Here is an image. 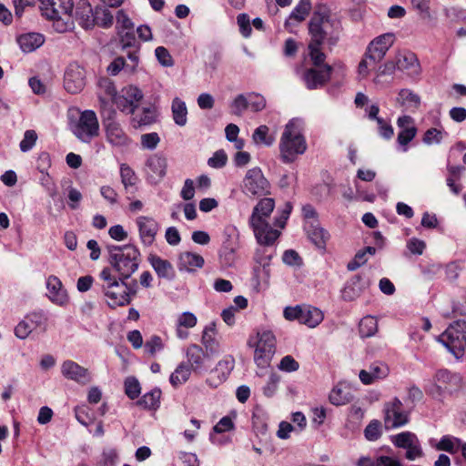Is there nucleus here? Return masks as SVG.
<instances>
[{
    "mask_svg": "<svg viewBox=\"0 0 466 466\" xmlns=\"http://www.w3.org/2000/svg\"><path fill=\"white\" fill-rule=\"evenodd\" d=\"M151 267L156 271L157 275L160 279H166L171 280L175 278V270L172 264L163 259L156 254H150L147 258Z\"/></svg>",
    "mask_w": 466,
    "mask_h": 466,
    "instance_id": "bb28decb",
    "label": "nucleus"
},
{
    "mask_svg": "<svg viewBox=\"0 0 466 466\" xmlns=\"http://www.w3.org/2000/svg\"><path fill=\"white\" fill-rule=\"evenodd\" d=\"M155 55L157 61L163 66H172L174 64L173 58L168 50L164 46H157L155 50Z\"/></svg>",
    "mask_w": 466,
    "mask_h": 466,
    "instance_id": "774afa93",
    "label": "nucleus"
},
{
    "mask_svg": "<svg viewBox=\"0 0 466 466\" xmlns=\"http://www.w3.org/2000/svg\"><path fill=\"white\" fill-rule=\"evenodd\" d=\"M201 342L206 349V354L215 355L219 352V341L217 339L216 324L211 322L206 326L202 332Z\"/></svg>",
    "mask_w": 466,
    "mask_h": 466,
    "instance_id": "cd10ccee",
    "label": "nucleus"
},
{
    "mask_svg": "<svg viewBox=\"0 0 466 466\" xmlns=\"http://www.w3.org/2000/svg\"><path fill=\"white\" fill-rule=\"evenodd\" d=\"M259 247L256 249L254 260L258 264L253 268V283L256 289L259 290L262 284L268 285L270 276V262L276 255V249L273 248L275 242L265 244L258 242Z\"/></svg>",
    "mask_w": 466,
    "mask_h": 466,
    "instance_id": "6e6552de",
    "label": "nucleus"
},
{
    "mask_svg": "<svg viewBox=\"0 0 466 466\" xmlns=\"http://www.w3.org/2000/svg\"><path fill=\"white\" fill-rule=\"evenodd\" d=\"M378 331V321L372 316H366L360 321L359 333L361 338H370Z\"/></svg>",
    "mask_w": 466,
    "mask_h": 466,
    "instance_id": "ea45409f",
    "label": "nucleus"
},
{
    "mask_svg": "<svg viewBox=\"0 0 466 466\" xmlns=\"http://www.w3.org/2000/svg\"><path fill=\"white\" fill-rule=\"evenodd\" d=\"M228 161L227 154L224 150H218L214 155L208 160L209 167L213 168H221L226 166Z\"/></svg>",
    "mask_w": 466,
    "mask_h": 466,
    "instance_id": "69168bd1",
    "label": "nucleus"
},
{
    "mask_svg": "<svg viewBox=\"0 0 466 466\" xmlns=\"http://www.w3.org/2000/svg\"><path fill=\"white\" fill-rule=\"evenodd\" d=\"M398 102L402 106L418 107L420 103V96L410 89H401L399 92Z\"/></svg>",
    "mask_w": 466,
    "mask_h": 466,
    "instance_id": "a18cd8bd",
    "label": "nucleus"
},
{
    "mask_svg": "<svg viewBox=\"0 0 466 466\" xmlns=\"http://www.w3.org/2000/svg\"><path fill=\"white\" fill-rule=\"evenodd\" d=\"M95 9L91 5L83 2L79 3L76 7L74 21L76 20L78 24L86 30L94 27Z\"/></svg>",
    "mask_w": 466,
    "mask_h": 466,
    "instance_id": "a878e982",
    "label": "nucleus"
},
{
    "mask_svg": "<svg viewBox=\"0 0 466 466\" xmlns=\"http://www.w3.org/2000/svg\"><path fill=\"white\" fill-rule=\"evenodd\" d=\"M114 103L116 104V107L121 110L122 112L126 114H134L135 113V106L131 102H129L127 97L120 94L117 95L113 98Z\"/></svg>",
    "mask_w": 466,
    "mask_h": 466,
    "instance_id": "e2e57ef3",
    "label": "nucleus"
},
{
    "mask_svg": "<svg viewBox=\"0 0 466 466\" xmlns=\"http://www.w3.org/2000/svg\"><path fill=\"white\" fill-rule=\"evenodd\" d=\"M234 359L230 356L226 357L219 360L216 368L212 371L218 377V383L219 384L227 380L232 370L234 369Z\"/></svg>",
    "mask_w": 466,
    "mask_h": 466,
    "instance_id": "58836bf2",
    "label": "nucleus"
},
{
    "mask_svg": "<svg viewBox=\"0 0 466 466\" xmlns=\"http://www.w3.org/2000/svg\"><path fill=\"white\" fill-rule=\"evenodd\" d=\"M133 115L131 124L133 127L139 128L146 126H150L157 121V112L155 106H144L140 111Z\"/></svg>",
    "mask_w": 466,
    "mask_h": 466,
    "instance_id": "c85d7f7f",
    "label": "nucleus"
},
{
    "mask_svg": "<svg viewBox=\"0 0 466 466\" xmlns=\"http://www.w3.org/2000/svg\"><path fill=\"white\" fill-rule=\"evenodd\" d=\"M160 396V390L154 389L144 394L142 398L137 401V405L143 407L144 409L156 410L159 406Z\"/></svg>",
    "mask_w": 466,
    "mask_h": 466,
    "instance_id": "79ce46f5",
    "label": "nucleus"
},
{
    "mask_svg": "<svg viewBox=\"0 0 466 466\" xmlns=\"http://www.w3.org/2000/svg\"><path fill=\"white\" fill-rule=\"evenodd\" d=\"M413 9H415L420 16L423 19H430L431 15V0H410Z\"/></svg>",
    "mask_w": 466,
    "mask_h": 466,
    "instance_id": "052dcab7",
    "label": "nucleus"
},
{
    "mask_svg": "<svg viewBox=\"0 0 466 466\" xmlns=\"http://www.w3.org/2000/svg\"><path fill=\"white\" fill-rule=\"evenodd\" d=\"M17 43L25 53H31L45 43V36L39 33H26L17 37Z\"/></svg>",
    "mask_w": 466,
    "mask_h": 466,
    "instance_id": "7c9ffc66",
    "label": "nucleus"
},
{
    "mask_svg": "<svg viewBox=\"0 0 466 466\" xmlns=\"http://www.w3.org/2000/svg\"><path fill=\"white\" fill-rule=\"evenodd\" d=\"M276 350V338L272 331L263 330L258 332V341L254 353V360L258 368L265 369L269 366Z\"/></svg>",
    "mask_w": 466,
    "mask_h": 466,
    "instance_id": "1a4fd4ad",
    "label": "nucleus"
},
{
    "mask_svg": "<svg viewBox=\"0 0 466 466\" xmlns=\"http://www.w3.org/2000/svg\"><path fill=\"white\" fill-rule=\"evenodd\" d=\"M461 442V440L457 438L443 436L437 444V449L450 453H456L460 449Z\"/></svg>",
    "mask_w": 466,
    "mask_h": 466,
    "instance_id": "49530a36",
    "label": "nucleus"
},
{
    "mask_svg": "<svg viewBox=\"0 0 466 466\" xmlns=\"http://www.w3.org/2000/svg\"><path fill=\"white\" fill-rule=\"evenodd\" d=\"M61 373L66 380H73L80 385H86L92 380L87 369L71 360H65L61 364Z\"/></svg>",
    "mask_w": 466,
    "mask_h": 466,
    "instance_id": "6ab92c4d",
    "label": "nucleus"
},
{
    "mask_svg": "<svg viewBox=\"0 0 466 466\" xmlns=\"http://www.w3.org/2000/svg\"><path fill=\"white\" fill-rule=\"evenodd\" d=\"M118 35L120 38V44L123 50L127 48L139 46L134 33V29L118 31Z\"/></svg>",
    "mask_w": 466,
    "mask_h": 466,
    "instance_id": "864d4df0",
    "label": "nucleus"
},
{
    "mask_svg": "<svg viewBox=\"0 0 466 466\" xmlns=\"http://www.w3.org/2000/svg\"><path fill=\"white\" fill-rule=\"evenodd\" d=\"M186 355L189 367L194 371L199 370L202 367L205 356L202 348L197 344H192L187 349Z\"/></svg>",
    "mask_w": 466,
    "mask_h": 466,
    "instance_id": "c9c22d12",
    "label": "nucleus"
},
{
    "mask_svg": "<svg viewBox=\"0 0 466 466\" xmlns=\"http://www.w3.org/2000/svg\"><path fill=\"white\" fill-rule=\"evenodd\" d=\"M41 14L53 22L54 29L65 33L74 28V3L72 0H40Z\"/></svg>",
    "mask_w": 466,
    "mask_h": 466,
    "instance_id": "39448f33",
    "label": "nucleus"
},
{
    "mask_svg": "<svg viewBox=\"0 0 466 466\" xmlns=\"http://www.w3.org/2000/svg\"><path fill=\"white\" fill-rule=\"evenodd\" d=\"M120 177L125 189H127L129 187L136 185L137 181V177L134 170L127 164H121Z\"/></svg>",
    "mask_w": 466,
    "mask_h": 466,
    "instance_id": "de8ad7c7",
    "label": "nucleus"
},
{
    "mask_svg": "<svg viewBox=\"0 0 466 466\" xmlns=\"http://www.w3.org/2000/svg\"><path fill=\"white\" fill-rule=\"evenodd\" d=\"M46 284L47 289L46 295L52 302L60 306H63L67 302V292L57 277L54 275L49 276Z\"/></svg>",
    "mask_w": 466,
    "mask_h": 466,
    "instance_id": "4be33fe9",
    "label": "nucleus"
},
{
    "mask_svg": "<svg viewBox=\"0 0 466 466\" xmlns=\"http://www.w3.org/2000/svg\"><path fill=\"white\" fill-rule=\"evenodd\" d=\"M329 399L333 405L339 406L350 402L352 395L346 387L337 385L330 391Z\"/></svg>",
    "mask_w": 466,
    "mask_h": 466,
    "instance_id": "4c0bfd02",
    "label": "nucleus"
},
{
    "mask_svg": "<svg viewBox=\"0 0 466 466\" xmlns=\"http://www.w3.org/2000/svg\"><path fill=\"white\" fill-rule=\"evenodd\" d=\"M141 391L139 381L135 377H128L125 380V392L131 400L137 399Z\"/></svg>",
    "mask_w": 466,
    "mask_h": 466,
    "instance_id": "6e6d98bb",
    "label": "nucleus"
},
{
    "mask_svg": "<svg viewBox=\"0 0 466 466\" xmlns=\"http://www.w3.org/2000/svg\"><path fill=\"white\" fill-rule=\"evenodd\" d=\"M108 261L118 278L128 279L140 264V251L132 244L118 246L107 245Z\"/></svg>",
    "mask_w": 466,
    "mask_h": 466,
    "instance_id": "7ed1b4c3",
    "label": "nucleus"
},
{
    "mask_svg": "<svg viewBox=\"0 0 466 466\" xmlns=\"http://www.w3.org/2000/svg\"><path fill=\"white\" fill-rule=\"evenodd\" d=\"M141 242L148 247L153 244L157 234L158 223L152 218L141 216L137 218Z\"/></svg>",
    "mask_w": 466,
    "mask_h": 466,
    "instance_id": "412c9836",
    "label": "nucleus"
},
{
    "mask_svg": "<svg viewBox=\"0 0 466 466\" xmlns=\"http://www.w3.org/2000/svg\"><path fill=\"white\" fill-rule=\"evenodd\" d=\"M167 159L158 155L150 156L146 162V173L147 179L152 183L160 181L167 173Z\"/></svg>",
    "mask_w": 466,
    "mask_h": 466,
    "instance_id": "aec40b11",
    "label": "nucleus"
},
{
    "mask_svg": "<svg viewBox=\"0 0 466 466\" xmlns=\"http://www.w3.org/2000/svg\"><path fill=\"white\" fill-rule=\"evenodd\" d=\"M395 42L393 33H386L374 38L369 45L367 57L374 64L383 59L387 51Z\"/></svg>",
    "mask_w": 466,
    "mask_h": 466,
    "instance_id": "dca6fc26",
    "label": "nucleus"
},
{
    "mask_svg": "<svg viewBox=\"0 0 466 466\" xmlns=\"http://www.w3.org/2000/svg\"><path fill=\"white\" fill-rule=\"evenodd\" d=\"M171 111L174 122L179 127H184L187 121V108L186 103L178 97L174 98L171 105Z\"/></svg>",
    "mask_w": 466,
    "mask_h": 466,
    "instance_id": "e433bc0d",
    "label": "nucleus"
},
{
    "mask_svg": "<svg viewBox=\"0 0 466 466\" xmlns=\"http://www.w3.org/2000/svg\"><path fill=\"white\" fill-rule=\"evenodd\" d=\"M246 96L248 100V106L253 112L262 111L266 107V99L260 94L248 93Z\"/></svg>",
    "mask_w": 466,
    "mask_h": 466,
    "instance_id": "3c124183",
    "label": "nucleus"
},
{
    "mask_svg": "<svg viewBox=\"0 0 466 466\" xmlns=\"http://www.w3.org/2000/svg\"><path fill=\"white\" fill-rule=\"evenodd\" d=\"M306 230L309 239L319 248H324L328 239L329 232L319 226L318 220L314 219L306 225Z\"/></svg>",
    "mask_w": 466,
    "mask_h": 466,
    "instance_id": "c756f323",
    "label": "nucleus"
},
{
    "mask_svg": "<svg viewBox=\"0 0 466 466\" xmlns=\"http://www.w3.org/2000/svg\"><path fill=\"white\" fill-rule=\"evenodd\" d=\"M437 340L457 360L461 359L466 351V321L459 319L450 324Z\"/></svg>",
    "mask_w": 466,
    "mask_h": 466,
    "instance_id": "0eeeda50",
    "label": "nucleus"
},
{
    "mask_svg": "<svg viewBox=\"0 0 466 466\" xmlns=\"http://www.w3.org/2000/svg\"><path fill=\"white\" fill-rule=\"evenodd\" d=\"M447 133L443 130L431 127L429 128L423 135L422 141L426 145H433V144H440L443 137L446 136Z\"/></svg>",
    "mask_w": 466,
    "mask_h": 466,
    "instance_id": "09e8293b",
    "label": "nucleus"
},
{
    "mask_svg": "<svg viewBox=\"0 0 466 466\" xmlns=\"http://www.w3.org/2000/svg\"><path fill=\"white\" fill-rule=\"evenodd\" d=\"M397 69L405 71L412 77H417L421 73V67L417 56L412 52L399 55L396 58Z\"/></svg>",
    "mask_w": 466,
    "mask_h": 466,
    "instance_id": "b1692460",
    "label": "nucleus"
},
{
    "mask_svg": "<svg viewBox=\"0 0 466 466\" xmlns=\"http://www.w3.org/2000/svg\"><path fill=\"white\" fill-rule=\"evenodd\" d=\"M275 208L273 198H262L253 208L249 218V226L251 227L257 242L270 244L276 242L280 236L278 228H273L268 222Z\"/></svg>",
    "mask_w": 466,
    "mask_h": 466,
    "instance_id": "f03ea898",
    "label": "nucleus"
},
{
    "mask_svg": "<svg viewBox=\"0 0 466 466\" xmlns=\"http://www.w3.org/2000/svg\"><path fill=\"white\" fill-rule=\"evenodd\" d=\"M400 131L398 134L397 141L400 146L406 147L416 136L417 128L412 125L413 119L410 116H400L397 120ZM407 147L403 151H407Z\"/></svg>",
    "mask_w": 466,
    "mask_h": 466,
    "instance_id": "5701e85b",
    "label": "nucleus"
},
{
    "mask_svg": "<svg viewBox=\"0 0 466 466\" xmlns=\"http://www.w3.org/2000/svg\"><path fill=\"white\" fill-rule=\"evenodd\" d=\"M159 142L160 137L156 132L147 133L141 136V145L144 148L153 150L157 147Z\"/></svg>",
    "mask_w": 466,
    "mask_h": 466,
    "instance_id": "338daca9",
    "label": "nucleus"
},
{
    "mask_svg": "<svg viewBox=\"0 0 466 466\" xmlns=\"http://www.w3.org/2000/svg\"><path fill=\"white\" fill-rule=\"evenodd\" d=\"M333 68L329 65H323L321 67L307 69L302 79L308 89H317L323 86L329 79Z\"/></svg>",
    "mask_w": 466,
    "mask_h": 466,
    "instance_id": "a211bd4d",
    "label": "nucleus"
},
{
    "mask_svg": "<svg viewBox=\"0 0 466 466\" xmlns=\"http://www.w3.org/2000/svg\"><path fill=\"white\" fill-rule=\"evenodd\" d=\"M114 16L106 6H96L95 8L94 26L98 25L108 28L113 25Z\"/></svg>",
    "mask_w": 466,
    "mask_h": 466,
    "instance_id": "a19ab883",
    "label": "nucleus"
},
{
    "mask_svg": "<svg viewBox=\"0 0 466 466\" xmlns=\"http://www.w3.org/2000/svg\"><path fill=\"white\" fill-rule=\"evenodd\" d=\"M248 108L247 96L238 95L230 104L231 114L240 116Z\"/></svg>",
    "mask_w": 466,
    "mask_h": 466,
    "instance_id": "5fc2aeb1",
    "label": "nucleus"
},
{
    "mask_svg": "<svg viewBox=\"0 0 466 466\" xmlns=\"http://www.w3.org/2000/svg\"><path fill=\"white\" fill-rule=\"evenodd\" d=\"M310 43L315 46H322L325 42L330 46H335L340 35V23L331 18L328 6L319 5L316 6L309 23Z\"/></svg>",
    "mask_w": 466,
    "mask_h": 466,
    "instance_id": "f257e3e1",
    "label": "nucleus"
},
{
    "mask_svg": "<svg viewBox=\"0 0 466 466\" xmlns=\"http://www.w3.org/2000/svg\"><path fill=\"white\" fill-rule=\"evenodd\" d=\"M205 260L202 256L186 251L178 257L177 268L179 271L194 272L204 266Z\"/></svg>",
    "mask_w": 466,
    "mask_h": 466,
    "instance_id": "393cba45",
    "label": "nucleus"
},
{
    "mask_svg": "<svg viewBox=\"0 0 466 466\" xmlns=\"http://www.w3.org/2000/svg\"><path fill=\"white\" fill-rule=\"evenodd\" d=\"M436 380L439 383L438 387L444 390L451 391L458 387L461 382V377L447 370H441L436 373Z\"/></svg>",
    "mask_w": 466,
    "mask_h": 466,
    "instance_id": "473e14b6",
    "label": "nucleus"
},
{
    "mask_svg": "<svg viewBox=\"0 0 466 466\" xmlns=\"http://www.w3.org/2000/svg\"><path fill=\"white\" fill-rule=\"evenodd\" d=\"M392 443L406 450L405 457L414 461L423 456V451L418 437L410 431H403L391 437Z\"/></svg>",
    "mask_w": 466,
    "mask_h": 466,
    "instance_id": "4468645a",
    "label": "nucleus"
},
{
    "mask_svg": "<svg viewBox=\"0 0 466 466\" xmlns=\"http://www.w3.org/2000/svg\"><path fill=\"white\" fill-rule=\"evenodd\" d=\"M307 150V143L302 135L301 121L291 119L285 126L279 141L280 158L283 163L294 162L299 155Z\"/></svg>",
    "mask_w": 466,
    "mask_h": 466,
    "instance_id": "20e7f679",
    "label": "nucleus"
},
{
    "mask_svg": "<svg viewBox=\"0 0 466 466\" xmlns=\"http://www.w3.org/2000/svg\"><path fill=\"white\" fill-rule=\"evenodd\" d=\"M121 94L124 95L131 104H133L136 109H137L138 104L143 98V94L140 89L137 86H129L122 89Z\"/></svg>",
    "mask_w": 466,
    "mask_h": 466,
    "instance_id": "4d7b16f0",
    "label": "nucleus"
},
{
    "mask_svg": "<svg viewBox=\"0 0 466 466\" xmlns=\"http://www.w3.org/2000/svg\"><path fill=\"white\" fill-rule=\"evenodd\" d=\"M269 128L266 125H261L257 127L253 133L252 138L256 144H263L265 146H271L275 137L268 135Z\"/></svg>",
    "mask_w": 466,
    "mask_h": 466,
    "instance_id": "c03bdc74",
    "label": "nucleus"
},
{
    "mask_svg": "<svg viewBox=\"0 0 466 466\" xmlns=\"http://www.w3.org/2000/svg\"><path fill=\"white\" fill-rule=\"evenodd\" d=\"M116 19L117 32L134 29V23L124 10L117 11Z\"/></svg>",
    "mask_w": 466,
    "mask_h": 466,
    "instance_id": "680f3d73",
    "label": "nucleus"
},
{
    "mask_svg": "<svg viewBox=\"0 0 466 466\" xmlns=\"http://www.w3.org/2000/svg\"><path fill=\"white\" fill-rule=\"evenodd\" d=\"M144 347L147 353L155 355L157 351L164 349V343L159 336L153 335L146 340Z\"/></svg>",
    "mask_w": 466,
    "mask_h": 466,
    "instance_id": "bf43d9fd",
    "label": "nucleus"
},
{
    "mask_svg": "<svg viewBox=\"0 0 466 466\" xmlns=\"http://www.w3.org/2000/svg\"><path fill=\"white\" fill-rule=\"evenodd\" d=\"M381 423L378 420H372L365 428V438L370 441H375L381 436Z\"/></svg>",
    "mask_w": 466,
    "mask_h": 466,
    "instance_id": "8fccbe9b",
    "label": "nucleus"
},
{
    "mask_svg": "<svg viewBox=\"0 0 466 466\" xmlns=\"http://www.w3.org/2000/svg\"><path fill=\"white\" fill-rule=\"evenodd\" d=\"M86 86V72L77 64H70L64 75L65 89L71 94L81 92Z\"/></svg>",
    "mask_w": 466,
    "mask_h": 466,
    "instance_id": "f3484780",
    "label": "nucleus"
},
{
    "mask_svg": "<svg viewBox=\"0 0 466 466\" xmlns=\"http://www.w3.org/2000/svg\"><path fill=\"white\" fill-rule=\"evenodd\" d=\"M99 278L103 280L101 289L107 299L106 302L110 308L126 306L131 302L130 297H128L124 291L126 289V279L114 275L112 268H103L99 274Z\"/></svg>",
    "mask_w": 466,
    "mask_h": 466,
    "instance_id": "423d86ee",
    "label": "nucleus"
},
{
    "mask_svg": "<svg viewBox=\"0 0 466 466\" xmlns=\"http://www.w3.org/2000/svg\"><path fill=\"white\" fill-rule=\"evenodd\" d=\"M282 261L284 264L290 267H300L302 265V258L294 249H288L283 253Z\"/></svg>",
    "mask_w": 466,
    "mask_h": 466,
    "instance_id": "0e129e2a",
    "label": "nucleus"
},
{
    "mask_svg": "<svg viewBox=\"0 0 466 466\" xmlns=\"http://www.w3.org/2000/svg\"><path fill=\"white\" fill-rule=\"evenodd\" d=\"M409 422V413L403 411L402 402L394 398L391 402L384 407V425L387 430L404 426Z\"/></svg>",
    "mask_w": 466,
    "mask_h": 466,
    "instance_id": "2eb2a0df",
    "label": "nucleus"
},
{
    "mask_svg": "<svg viewBox=\"0 0 466 466\" xmlns=\"http://www.w3.org/2000/svg\"><path fill=\"white\" fill-rule=\"evenodd\" d=\"M197 317L189 311L180 314L177 320L176 333L180 339H186L189 333L186 329L194 328L197 325Z\"/></svg>",
    "mask_w": 466,
    "mask_h": 466,
    "instance_id": "2f4dec72",
    "label": "nucleus"
},
{
    "mask_svg": "<svg viewBox=\"0 0 466 466\" xmlns=\"http://www.w3.org/2000/svg\"><path fill=\"white\" fill-rule=\"evenodd\" d=\"M309 56L315 67H321L325 64L326 55L321 51V46L309 44Z\"/></svg>",
    "mask_w": 466,
    "mask_h": 466,
    "instance_id": "603ef678",
    "label": "nucleus"
},
{
    "mask_svg": "<svg viewBox=\"0 0 466 466\" xmlns=\"http://www.w3.org/2000/svg\"><path fill=\"white\" fill-rule=\"evenodd\" d=\"M37 140V134L35 130H26L24 134V137L19 144L20 150L22 152L30 151L35 145Z\"/></svg>",
    "mask_w": 466,
    "mask_h": 466,
    "instance_id": "13d9d810",
    "label": "nucleus"
},
{
    "mask_svg": "<svg viewBox=\"0 0 466 466\" xmlns=\"http://www.w3.org/2000/svg\"><path fill=\"white\" fill-rule=\"evenodd\" d=\"M99 125L96 115L92 110L81 113L78 120L72 126V132L82 142L88 143L98 135Z\"/></svg>",
    "mask_w": 466,
    "mask_h": 466,
    "instance_id": "9d476101",
    "label": "nucleus"
},
{
    "mask_svg": "<svg viewBox=\"0 0 466 466\" xmlns=\"http://www.w3.org/2000/svg\"><path fill=\"white\" fill-rule=\"evenodd\" d=\"M310 9V0H300L299 4L293 8L289 18L286 20L285 25L289 26L293 22L301 23L309 15Z\"/></svg>",
    "mask_w": 466,
    "mask_h": 466,
    "instance_id": "f704fd0d",
    "label": "nucleus"
},
{
    "mask_svg": "<svg viewBox=\"0 0 466 466\" xmlns=\"http://www.w3.org/2000/svg\"><path fill=\"white\" fill-rule=\"evenodd\" d=\"M243 191L250 196H263L269 192V183L259 167L248 170L243 180Z\"/></svg>",
    "mask_w": 466,
    "mask_h": 466,
    "instance_id": "ddd939ff",
    "label": "nucleus"
},
{
    "mask_svg": "<svg viewBox=\"0 0 466 466\" xmlns=\"http://www.w3.org/2000/svg\"><path fill=\"white\" fill-rule=\"evenodd\" d=\"M47 329V317L43 312H32L25 317L15 328V334L18 339H26L33 331L46 332Z\"/></svg>",
    "mask_w": 466,
    "mask_h": 466,
    "instance_id": "9b49d317",
    "label": "nucleus"
},
{
    "mask_svg": "<svg viewBox=\"0 0 466 466\" xmlns=\"http://www.w3.org/2000/svg\"><path fill=\"white\" fill-rule=\"evenodd\" d=\"M323 320V313L320 309L303 306L300 314V324H304L309 328L317 327Z\"/></svg>",
    "mask_w": 466,
    "mask_h": 466,
    "instance_id": "72a5a7b5",
    "label": "nucleus"
},
{
    "mask_svg": "<svg viewBox=\"0 0 466 466\" xmlns=\"http://www.w3.org/2000/svg\"><path fill=\"white\" fill-rule=\"evenodd\" d=\"M116 114V111L111 110L103 120L106 140L114 147H127L131 139L124 131L121 125L115 119Z\"/></svg>",
    "mask_w": 466,
    "mask_h": 466,
    "instance_id": "f8f14e48",
    "label": "nucleus"
},
{
    "mask_svg": "<svg viewBox=\"0 0 466 466\" xmlns=\"http://www.w3.org/2000/svg\"><path fill=\"white\" fill-rule=\"evenodd\" d=\"M191 368L189 365L182 362L180 363L175 371L170 375L169 380L173 386H178L185 383L191 373Z\"/></svg>",
    "mask_w": 466,
    "mask_h": 466,
    "instance_id": "37998d69",
    "label": "nucleus"
}]
</instances>
